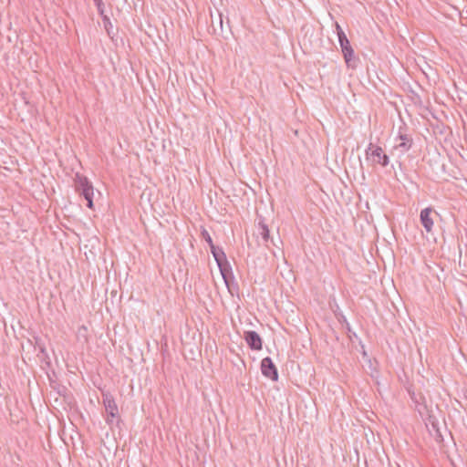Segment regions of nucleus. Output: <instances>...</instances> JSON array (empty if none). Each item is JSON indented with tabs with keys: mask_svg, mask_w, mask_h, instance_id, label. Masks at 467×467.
Here are the masks:
<instances>
[{
	"mask_svg": "<svg viewBox=\"0 0 467 467\" xmlns=\"http://www.w3.org/2000/svg\"><path fill=\"white\" fill-rule=\"evenodd\" d=\"M432 428L434 431L433 436H434L436 441L441 442L443 441V438H442L440 429L437 427V424L432 423Z\"/></svg>",
	"mask_w": 467,
	"mask_h": 467,
	"instance_id": "nucleus-15",
	"label": "nucleus"
},
{
	"mask_svg": "<svg viewBox=\"0 0 467 467\" xmlns=\"http://www.w3.org/2000/svg\"><path fill=\"white\" fill-rule=\"evenodd\" d=\"M210 249H211V253H212L216 264H220L222 262H224V263L226 262L227 257H226V254L223 252L222 247H219V246H216L213 244V245L210 246Z\"/></svg>",
	"mask_w": 467,
	"mask_h": 467,
	"instance_id": "nucleus-11",
	"label": "nucleus"
},
{
	"mask_svg": "<svg viewBox=\"0 0 467 467\" xmlns=\"http://www.w3.org/2000/svg\"><path fill=\"white\" fill-rule=\"evenodd\" d=\"M74 182L76 192L85 198L87 201V206L89 209H93L94 188L92 183L86 176L80 175L78 173L76 174Z\"/></svg>",
	"mask_w": 467,
	"mask_h": 467,
	"instance_id": "nucleus-1",
	"label": "nucleus"
},
{
	"mask_svg": "<svg viewBox=\"0 0 467 467\" xmlns=\"http://www.w3.org/2000/svg\"><path fill=\"white\" fill-rule=\"evenodd\" d=\"M408 392H409V395L411 399V400L417 404V405H421V404H424L425 403V397L421 394V393H415L414 390H412L411 389H408Z\"/></svg>",
	"mask_w": 467,
	"mask_h": 467,
	"instance_id": "nucleus-12",
	"label": "nucleus"
},
{
	"mask_svg": "<svg viewBox=\"0 0 467 467\" xmlns=\"http://www.w3.org/2000/svg\"><path fill=\"white\" fill-rule=\"evenodd\" d=\"M338 320H339V322H342V323H345V324L348 323L347 321V318L343 315H341V317H338Z\"/></svg>",
	"mask_w": 467,
	"mask_h": 467,
	"instance_id": "nucleus-19",
	"label": "nucleus"
},
{
	"mask_svg": "<svg viewBox=\"0 0 467 467\" xmlns=\"http://www.w3.org/2000/svg\"><path fill=\"white\" fill-rule=\"evenodd\" d=\"M102 16V21H103V24H104V27L108 33L109 36H110L112 34V24L110 22V19L108 16L104 15L101 16Z\"/></svg>",
	"mask_w": 467,
	"mask_h": 467,
	"instance_id": "nucleus-13",
	"label": "nucleus"
},
{
	"mask_svg": "<svg viewBox=\"0 0 467 467\" xmlns=\"http://www.w3.org/2000/svg\"><path fill=\"white\" fill-rule=\"evenodd\" d=\"M261 371L265 377H266L272 380L278 379L277 368H276L275 365L274 364L272 358L269 357H266L262 359Z\"/></svg>",
	"mask_w": 467,
	"mask_h": 467,
	"instance_id": "nucleus-6",
	"label": "nucleus"
},
{
	"mask_svg": "<svg viewBox=\"0 0 467 467\" xmlns=\"http://www.w3.org/2000/svg\"><path fill=\"white\" fill-rule=\"evenodd\" d=\"M399 138L401 142L396 146V149L400 150L401 153H404L411 148L413 143L412 139L406 134H400Z\"/></svg>",
	"mask_w": 467,
	"mask_h": 467,
	"instance_id": "nucleus-10",
	"label": "nucleus"
},
{
	"mask_svg": "<svg viewBox=\"0 0 467 467\" xmlns=\"http://www.w3.org/2000/svg\"><path fill=\"white\" fill-rule=\"evenodd\" d=\"M217 265L219 267L220 273L222 275V277H223L227 288L232 293L231 285H232V283H234V276L232 267H231L228 260H226L225 263L222 262L220 264H217Z\"/></svg>",
	"mask_w": 467,
	"mask_h": 467,
	"instance_id": "nucleus-7",
	"label": "nucleus"
},
{
	"mask_svg": "<svg viewBox=\"0 0 467 467\" xmlns=\"http://www.w3.org/2000/svg\"><path fill=\"white\" fill-rule=\"evenodd\" d=\"M338 42L341 47V52L344 57V60L348 66V67L356 68L358 67V58L356 57L353 47L350 45V42L347 36V35H341V36L337 37Z\"/></svg>",
	"mask_w": 467,
	"mask_h": 467,
	"instance_id": "nucleus-2",
	"label": "nucleus"
},
{
	"mask_svg": "<svg viewBox=\"0 0 467 467\" xmlns=\"http://www.w3.org/2000/svg\"><path fill=\"white\" fill-rule=\"evenodd\" d=\"M367 158H370L373 163L381 165L382 167L388 166L389 162V156L384 152L383 149L379 146L369 143L366 150Z\"/></svg>",
	"mask_w": 467,
	"mask_h": 467,
	"instance_id": "nucleus-3",
	"label": "nucleus"
},
{
	"mask_svg": "<svg viewBox=\"0 0 467 467\" xmlns=\"http://www.w3.org/2000/svg\"><path fill=\"white\" fill-rule=\"evenodd\" d=\"M432 213V209L431 207H427L423 210H421L420 214V220L426 230V232L430 233L432 230L433 226V220L431 217V213Z\"/></svg>",
	"mask_w": 467,
	"mask_h": 467,
	"instance_id": "nucleus-8",
	"label": "nucleus"
},
{
	"mask_svg": "<svg viewBox=\"0 0 467 467\" xmlns=\"http://www.w3.org/2000/svg\"><path fill=\"white\" fill-rule=\"evenodd\" d=\"M93 1H94L95 5L97 6V9H98V12L99 13V15L103 16L104 4H103L102 0H93Z\"/></svg>",
	"mask_w": 467,
	"mask_h": 467,
	"instance_id": "nucleus-16",
	"label": "nucleus"
},
{
	"mask_svg": "<svg viewBox=\"0 0 467 467\" xmlns=\"http://www.w3.org/2000/svg\"><path fill=\"white\" fill-rule=\"evenodd\" d=\"M212 26H213V31L216 33L217 32V27L215 26L213 21L212 22Z\"/></svg>",
	"mask_w": 467,
	"mask_h": 467,
	"instance_id": "nucleus-20",
	"label": "nucleus"
},
{
	"mask_svg": "<svg viewBox=\"0 0 467 467\" xmlns=\"http://www.w3.org/2000/svg\"><path fill=\"white\" fill-rule=\"evenodd\" d=\"M102 402L107 413L106 422L112 424L113 419L119 417V410L114 397L109 393H102Z\"/></svg>",
	"mask_w": 467,
	"mask_h": 467,
	"instance_id": "nucleus-4",
	"label": "nucleus"
},
{
	"mask_svg": "<svg viewBox=\"0 0 467 467\" xmlns=\"http://www.w3.org/2000/svg\"><path fill=\"white\" fill-rule=\"evenodd\" d=\"M219 17H218V26H219V29H220V33L223 34V16L221 13H219Z\"/></svg>",
	"mask_w": 467,
	"mask_h": 467,
	"instance_id": "nucleus-17",
	"label": "nucleus"
},
{
	"mask_svg": "<svg viewBox=\"0 0 467 467\" xmlns=\"http://www.w3.org/2000/svg\"><path fill=\"white\" fill-rule=\"evenodd\" d=\"M201 236L208 244L209 247L214 244L210 234L206 229L203 228L202 230Z\"/></svg>",
	"mask_w": 467,
	"mask_h": 467,
	"instance_id": "nucleus-14",
	"label": "nucleus"
},
{
	"mask_svg": "<svg viewBox=\"0 0 467 467\" xmlns=\"http://www.w3.org/2000/svg\"><path fill=\"white\" fill-rule=\"evenodd\" d=\"M258 229L260 231V235L264 240L265 244L268 247V243L271 242L273 245L277 246L273 238L270 237V231L268 226L265 224V220L263 218L259 219L258 222Z\"/></svg>",
	"mask_w": 467,
	"mask_h": 467,
	"instance_id": "nucleus-9",
	"label": "nucleus"
},
{
	"mask_svg": "<svg viewBox=\"0 0 467 467\" xmlns=\"http://www.w3.org/2000/svg\"><path fill=\"white\" fill-rule=\"evenodd\" d=\"M40 350H41L42 353L45 352V348H40Z\"/></svg>",
	"mask_w": 467,
	"mask_h": 467,
	"instance_id": "nucleus-22",
	"label": "nucleus"
},
{
	"mask_svg": "<svg viewBox=\"0 0 467 467\" xmlns=\"http://www.w3.org/2000/svg\"><path fill=\"white\" fill-rule=\"evenodd\" d=\"M336 31H337V37L341 36V35H346L345 32L343 31L342 27L339 26V24L337 22L336 23Z\"/></svg>",
	"mask_w": 467,
	"mask_h": 467,
	"instance_id": "nucleus-18",
	"label": "nucleus"
},
{
	"mask_svg": "<svg viewBox=\"0 0 467 467\" xmlns=\"http://www.w3.org/2000/svg\"><path fill=\"white\" fill-rule=\"evenodd\" d=\"M346 327H347V329H348V331H350V326H349V324H348V323H347V324H346Z\"/></svg>",
	"mask_w": 467,
	"mask_h": 467,
	"instance_id": "nucleus-21",
	"label": "nucleus"
},
{
	"mask_svg": "<svg viewBox=\"0 0 467 467\" xmlns=\"http://www.w3.org/2000/svg\"><path fill=\"white\" fill-rule=\"evenodd\" d=\"M244 339L252 350L259 351L263 348L262 337L256 331H244Z\"/></svg>",
	"mask_w": 467,
	"mask_h": 467,
	"instance_id": "nucleus-5",
	"label": "nucleus"
}]
</instances>
